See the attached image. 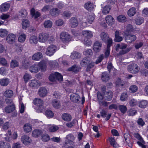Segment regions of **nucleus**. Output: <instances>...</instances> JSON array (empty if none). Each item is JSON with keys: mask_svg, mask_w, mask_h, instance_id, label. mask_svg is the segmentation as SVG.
Here are the masks:
<instances>
[{"mask_svg": "<svg viewBox=\"0 0 148 148\" xmlns=\"http://www.w3.org/2000/svg\"><path fill=\"white\" fill-rule=\"evenodd\" d=\"M70 26L71 27H75L78 25V21L75 17H72L70 20Z\"/></svg>", "mask_w": 148, "mask_h": 148, "instance_id": "13", "label": "nucleus"}, {"mask_svg": "<svg viewBox=\"0 0 148 148\" xmlns=\"http://www.w3.org/2000/svg\"><path fill=\"white\" fill-rule=\"evenodd\" d=\"M61 40L63 42H67L71 40L70 35L68 33L63 32L60 35Z\"/></svg>", "mask_w": 148, "mask_h": 148, "instance_id": "6", "label": "nucleus"}, {"mask_svg": "<svg viewBox=\"0 0 148 148\" xmlns=\"http://www.w3.org/2000/svg\"><path fill=\"white\" fill-rule=\"evenodd\" d=\"M102 81L105 82H107L109 79V75L107 72L103 73L101 76Z\"/></svg>", "mask_w": 148, "mask_h": 148, "instance_id": "28", "label": "nucleus"}, {"mask_svg": "<svg viewBox=\"0 0 148 148\" xmlns=\"http://www.w3.org/2000/svg\"><path fill=\"white\" fill-rule=\"evenodd\" d=\"M95 18V14L93 13H90L88 17V22L90 23H91L94 21Z\"/></svg>", "mask_w": 148, "mask_h": 148, "instance_id": "48", "label": "nucleus"}, {"mask_svg": "<svg viewBox=\"0 0 148 148\" xmlns=\"http://www.w3.org/2000/svg\"><path fill=\"white\" fill-rule=\"evenodd\" d=\"M1 85L2 86H6L9 83V79L5 78L1 79L0 81Z\"/></svg>", "mask_w": 148, "mask_h": 148, "instance_id": "41", "label": "nucleus"}, {"mask_svg": "<svg viewBox=\"0 0 148 148\" xmlns=\"http://www.w3.org/2000/svg\"><path fill=\"white\" fill-rule=\"evenodd\" d=\"M133 31V27L132 25L128 24L127 26L126 30L124 32L125 34H129L130 32Z\"/></svg>", "mask_w": 148, "mask_h": 148, "instance_id": "54", "label": "nucleus"}, {"mask_svg": "<svg viewBox=\"0 0 148 148\" xmlns=\"http://www.w3.org/2000/svg\"><path fill=\"white\" fill-rule=\"evenodd\" d=\"M90 62V59L87 57H85L80 62L81 65L82 66H85L89 64Z\"/></svg>", "mask_w": 148, "mask_h": 148, "instance_id": "24", "label": "nucleus"}, {"mask_svg": "<svg viewBox=\"0 0 148 148\" xmlns=\"http://www.w3.org/2000/svg\"><path fill=\"white\" fill-rule=\"evenodd\" d=\"M19 66V63L16 60H11L10 66L12 68H14Z\"/></svg>", "mask_w": 148, "mask_h": 148, "instance_id": "43", "label": "nucleus"}, {"mask_svg": "<svg viewBox=\"0 0 148 148\" xmlns=\"http://www.w3.org/2000/svg\"><path fill=\"white\" fill-rule=\"evenodd\" d=\"M49 37V35L46 33H42L39 34L38 40L39 42H45L47 41Z\"/></svg>", "mask_w": 148, "mask_h": 148, "instance_id": "8", "label": "nucleus"}, {"mask_svg": "<svg viewBox=\"0 0 148 148\" xmlns=\"http://www.w3.org/2000/svg\"><path fill=\"white\" fill-rule=\"evenodd\" d=\"M52 104L53 106L56 109L60 108L61 107V105L60 102L56 100H52Z\"/></svg>", "mask_w": 148, "mask_h": 148, "instance_id": "33", "label": "nucleus"}, {"mask_svg": "<svg viewBox=\"0 0 148 148\" xmlns=\"http://www.w3.org/2000/svg\"><path fill=\"white\" fill-rule=\"evenodd\" d=\"M49 79L51 82L55 81L57 80L61 82L63 80V76L60 73L56 72L50 75L49 76Z\"/></svg>", "mask_w": 148, "mask_h": 148, "instance_id": "2", "label": "nucleus"}, {"mask_svg": "<svg viewBox=\"0 0 148 148\" xmlns=\"http://www.w3.org/2000/svg\"><path fill=\"white\" fill-rule=\"evenodd\" d=\"M8 33V32L6 29H0V36L1 37H4L6 36Z\"/></svg>", "mask_w": 148, "mask_h": 148, "instance_id": "51", "label": "nucleus"}, {"mask_svg": "<svg viewBox=\"0 0 148 148\" xmlns=\"http://www.w3.org/2000/svg\"><path fill=\"white\" fill-rule=\"evenodd\" d=\"M38 84V82L36 80L34 79L31 81L29 85L30 86L33 87H36Z\"/></svg>", "mask_w": 148, "mask_h": 148, "instance_id": "59", "label": "nucleus"}, {"mask_svg": "<svg viewBox=\"0 0 148 148\" xmlns=\"http://www.w3.org/2000/svg\"><path fill=\"white\" fill-rule=\"evenodd\" d=\"M15 109L14 105H11L8 106L5 108V112L8 113H10L14 110Z\"/></svg>", "mask_w": 148, "mask_h": 148, "instance_id": "38", "label": "nucleus"}, {"mask_svg": "<svg viewBox=\"0 0 148 148\" xmlns=\"http://www.w3.org/2000/svg\"><path fill=\"white\" fill-rule=\"evenodd\" d=\"M111 9V7L109 5H106L103 9L102 13L105 14H108Z\"/></svg>", "mask_w": 148, "mask_h": 148, "instance_id": "47", "label": "nucleus"}, {"mask_svg": "<svg viewBox=\"0 0 148 148\" xmlns=\"http://www.w3.org/2000/svg\"><path fill=\"white\" fill-rule=\"evenodd\" d=\"M32 77L31 75L27 73H26L23 76L24 80L25 83L27 82Z\"/></svg>", "mask_w": 148, "mask_h": 148, "instance_id": "58", "label": "nucleus"}, {"mask_svg": "<svg viewBox=\"0 0 148 148\" xmlns=\"http://www.w3.org/2000/svg\"><path fill=\"white\" fill-rule=\"evenodd\" d=\"M29 40L30 43L31 44H36L38 41V38L36 36H32L30 37Z\"/></svg>", "mask_w": 148, "mask_h": 148, "instance_id": "30", "label": "nucleus"}, {"mask_svg": "<svg viewBox=\"0 0 148 148\" xmlns=\"http://www.w3.org/2000/svg\"><path fill=\"white\" fill-rule=\"evenodd\" d=\"M109 140L111 146L115 148H116L117 147V144L114 138H109Z\"/></svg>", "mask_w": 148, "mask_h": 148, "instance_id": "46", "label": "nucleus"}, {"mask_svg": "<svg viewBox=\"0 0 148 148\" xmlns=\"http://www.w3.org/2000/svg\"><path fill=\"white\" fill-rule=\"evenodd\" d=\"M15 36L13 34H9L6 38V40L10 43H13L15 40Z\"/></svg>", "mask_w": 148, "mask_h": 148, "instance_id": "23", "label": "nucleus"}, {"mask_svg": "<svg viewBox=\"0 0 148 148\" xmlns=\"http://www.w3.org/2000/svg\"><path fill=\"white\" fill-rule=\"evenodd\" d=\"M112 92L111 91H109L106 92L105 97V100L108 101H110L112 97Z\"/></svg>", "mask_w": 148, "mask_h": 148, "instance_id": "40", "label": "nucleus"}, {"mask_svg": "<svg viewBox=\"0 0 148 148\" xmlns=\"http://www.w3.org/2000/svg\"><path fill=\"white\" fill-rule=\"evenodd\" d=\"M79 95L75 93H73L70 96L71 100L75 103H79L80 101H79Z\"/></svg>", "mask_w": 148, "mask_h": 148, "instance_id": "17", "label": "nucleus"}, {"mask_svg": "<svg viewBox=\"0 0 148 148\" xmlns=\"http://www.w3.org/2000/svg\"><path fill=\"white\" fill-rule=\"evenodd\" d=\"M119 108L121 112L123 113H125L127 110L126 106L123 105L119 106Z\"/></svg>", "mask_w": 148, "mask_h": 148, "instance_id": "62", "label": "nucleus"}, {"mask_svg": "<svg viewBox=\"0 0 148 148\" xmlns=\"http://www.w3.org/2000/svg\"><path fill=\"white\" fill-rule=\"evenodd\" d=\"M22 28L24 29H26L29 26L30 23L29 21L27 19H24L22 23Z\"/></svg>", "mask_w": 148, "mask_h": 148, "instance_id": "36", "label": "nucleus"}, {"mask_svg": "<svg viewBox=\"0 0 148 148\" xmlns=\"http://www.w3.org/2000/svg\"><path fill=\"white\" fill-rule=\"evenodd\" d=\"M29 70L32 73H35L38 72L39 69L37 64H34L30 67Z\"/></svg>", "mask_w": 148, "mask_h": 148, "instance_id": "26", "label": "nucleus"}, {"mask_svg": "<svg viewBox=\"0 0 148 148\" xmlns=\"http://www.w3.org/2000/svg\"><path fill=\"white\" fill-rule=\"evenodd\" d=\"M26 38V35L24 34H22L18 38V41L21 42H24Z\"/></svg>", "mask_w": 148, "mask_h": 148, "instance_id": "55", "label": "nucleus"}, {"mask_svg": "<svg viewBox=\"0 0 148 148\" xmlns=\"http://www.w3.org/2000/svg\"><path fill=\"white\" fill-rule=\"evenodd\" d=\"M45 115L48 118H51L53 116L54 114L51 110H48L46 111Z\"/></svg>", "mask_w": 148, "mask_h": 148, "instance_id": "52", "label": "nucleus"}, {"mask_svg": "<svg viewBox=\"0 0 148 148\" xmlns=\"http://www.w3.org/2000/svg\"><path fill=\"white\" fill-rule=\"evenodd\" d=\"M47 62L44 60H42L38 63L37 65L38 66L39 70L41 69L42 71H45L47 68Z\"/></svg>", "mask_w": 148, "mask_h": 148, "instance_id": "12", "label": "nucleus"}, {"mask_svg": "<svg viewBox=\"0 0 148 148\" xmlns=\"http://www.w3.org/2000/svg\"><path fill=\"white\" fill-rule=\"evenodd\" d=\"M84 54L86 56H91L93 55L92 50L91 49L85 50L84 52Z\"/></svg>", "mask_w": 148, "mask_h": 148, "instance_id": "57", "label": "nucleus"}, {"mask_svg": "<svg viewBox=\"0 0 148 148\" xmlns=\"http://www.w3.org/2000/svg\"><path fill=\"white\" fill-rule=\"evenodd\" d=\"M136 12V8L134 7H132L128 10L127 14L129 16H134Z\"/></svg>", "mask_w": 148, "mask_h": 148, "instance_id": "35", "label": "nucleus"}, {"mask_svg": "<svg viewBox=\"0 0 148 148\" xmlns=\"http://www.w3.org/2000/svg\"><path fill=\"white\" fill-rule=\"evenodd\" d=\"M84 7L87 10L91 11L94 8V5L90 1H88L85 3Z\"/></svg>", "mask_w": 148, "mask_h": 148, "instance_id": "25", "label": "nucleus"}, {"mask_svg": "<svg viewBox=\"0 0 148 148\" xmlns=\"http://www.w3.org/2000/svg\"><path fill=\"white\" fill-rule=\"evenodd\" d=\"M57 50V47L55 45H52L49 46L47 49L46 53L49 56H52Z\"/></svg>", "mask_w": 148, "mask_h": 148, "instance_id": "5", "label": "nucleus"}, {"mask_svg": "<svg viewBox=\"0 0 148 148\" xmlns=\"http://www.w3.org/2000/svg\"><path fill=\"white\" fill-rule=\"evenodd\" d=\"M27 14V10L24 9H22L19 12L18 15L22 17H25Z\"/></svg>", "mask_w": 148, "mask_h": 148, "instance_id": "45", "label": "nucleus"}, {"mask_svg": "<svg viewBox=\"0 0 148 148\" xmlns=\"http://www.w3.org/2000/svg\"><path fill=\"white\" fill-rule=\"evenodd\" d=\"M0 148H11V145L8 143L1 142L0 143Z\"/></svg>", "mask_w": 148, "mask_h": 148, "instance_id": "44", "label": "nucleus"}, {"mask_svg": "<svg viewBox=\"0 0 148 148\" xmlns=\"http://www.w3.org/2000/svg\"><path fill=\"white\" fill-rule=\"evenodd\" d=\"M95 65V63L94 62H90L88 64L86 68V70L87 72H88L90 71L91 69Z\"/></svg>", "mask_w": 148, "mask_h": 148, "instance_id": "63", "label": "nucleus"}, {"mask_svg": "<svg viewBox=\"0 0 148 148\" xmlns=\"http://www.w3.org/2000/svg\"><path fill=\"white\" fill-rule=\"evenodd\" d=\"M82 56L81 54L77 51H73L71 53L70 56L71 58L73 60L79 59Z\"/></svg>", "mask_w": 148, "mask_h": 148, "instance_id": "11", "label": "nucleus"}, {"mask_svg": "<svg viewBox=\"0 0 148 148\" xmlns=\"http://www.w3.org/2000/svg\"><path fill=\"white\" fill-rule=\"evenodd\" d=\"M79 68L76 65H73L68 69L69 71H72L75 73H77L79 71Z\"/></svg>", "mask_w": 148, "mask_h": 148, "instance_id": "39", "label": "nucleus"}, {"mask_svg": "<svg viewBox=\"0 0 148 148\" xmlns=\"http://www.w3.org/2000/svg\"><path fill=\"white\" fill-rule=\"evenodd\" d=\"M135 21L136 24L137 25H139L143 23L144 19L142 17H138L136 19Z\"/></svg>", "mask_w": 148, "mask_h": 148, "instance_id": "60", "label": "nucleus"}, {"mask_svg": "<svg viewBox=\"0 0 148 148\" xmlns=\"http://www.w3.org/2000/svg\"><path fill=\"white\" fill-rule=\"evenodd\" d=\"M38 93L40 97H44L46 95L47 90L45 88L41 87L38 90Z\"/></svg>", "mask_w": 148, "mask_h": 148, "instance_id": "18", "label": "nucleus"}, {"mask_svg": "<svg viewBox=\"0 0 148 148\" xmlns=\"http://www.w3.org/2000/svg\"><path fill=\"white\" fill-rule=\"evenodd\" d=\"M117 19L119 22H124L126 21V18L124 15H121L117 17Z\"/></svg>", "mask_w": 148, "mask_h": 148, "instance_id": "53", "label": "nucleus"}, {"mask_svg": "<svg viewBox=\"0 0 148 148\" xmlns=\"http://www.w3.org/2000/svg\"><path fill=\"white\" fill-rule=\"evenodd\" d=\"M102 47L101 43L99 41H96L94 44L93 49L94 51L96 53L99 52Z\"/></svg>", "mask_w": 148, "mask_h": 148, "instance_id": "7", "label": "nucleus"}, {"mask_svg": "<svg viewBox=\"0 0 148 148\" xmlns=\"http://www.w3.org/2000/svg\"><path fill=\"white\" fill-rule=\"evenodd\" d=\"M138 106L141 108H145L147 105V102L145 100L141 101L138 103Z\"/></svg>", "mask_w": 148, "mask_h": 148, "instance_id": "50", "label": "nucleus"}, {"mask_svg": "<svg viewBox=\"0 0 148 148\" xmlns=\"http://www.w3.org/2000/svg\"><path fill=\"white\" fill-rule=\"evenodd\" d=\"M43 57L42 54L40 52H38L32 56V59L34 60H39Z\"/></svg>", "mask_w": 148, "mask_h": 148, "instance_id": "21", "label": "nucleus"}, {"mask_svg": "<svg viewBox=\"0 0 148 148\" xmlns=\"http://www.w3.org/2000/svg\"><path fill=\"white\" fill-rule=\"evenodd\" d=\"M10 7L9 3H5L1 4L0 7V11L5 12L7 11Z\"/></svg>", "mask_w": 148, "mask_h": 148, "instance_id": "14", "label": "nucleus"}, {"mask_svg": "<svg viewBox=\"0 0 148 148\" xmlns=\"http://www.w3.org/2000/svg\"><path fill=\"white\" fill-rule=\"evenodd\" d=\"M127 45L125 43H120L117 44L116 47V50L117 51H119L120 49L122 50L120 51L118 55H122L129 52L131 50L130 48H127Z\"/></svg>", "mask_w": 148, "mask_h": 148, "instance_id": "1", "label": "nucleus"}, {"mask_svg": "<svg viewBox=\"0 0 148 148\" xmlns=\"http://www.w3.org/2000/svg\"><path fill=\"white\" fill-rule=\"evenodd\" d=\"M43 103V100L40 99L36 98L33 101L34 104L38 106H42Z\"/></svg>", "mask_w": 148, "mask_h": 148, "instance_id": "29", "label": "nucleus"}, {"mask_svg": "<svg viewBox=\"0 0 148 148\" xmlns=\"http://www.w3.org/2000/svg\"><path fill=\"white\" fill-rule=\"evenodd\" d=\"M52 25V23L50 20H48L46 21L44 23V25L45 27L46 28H49L51 27Z\"/></svg>", "mask_w": 148, "mask_h": 148, "instance_id": "49", "label": "nucleus"}, {"mask_svg": "<svg viewBox=\"0 0 148 148\" xmlns=\"http://www.w3.org/2000/svg\"><path fill=\"white\" fill-rule=\"evenodd\" d=\"M32 126L29 123H26L23 126L24 131L26 133H28L30 132L32 130Z\"/></svg>", "mask_w": 148, "mask_h": 148, "instance_id": "31", "label": "nucleus"}, {"mask_svg": "<svg viewBox=\"0 0 148 148\" xmlns=\"http://www.w3.org/2000/svg\"><path fill=\"white\" fill-rule=\"evenodd\" d=\"M82 34L84 37L87 38H90L93 36L92 32L89 30H84L82 32Z\"/></svg>", "mask_w": 148, "mask_h": 148, "instance_id": "19", "label": "nucleus"}, {"mask_svg": "<svg viewBox=\"0 0 148 148\" xmlns=\"http://www.w3.org/2000/svg\"><path fill=\"white\" fill-rule=\"evenodd\" d=\"M129 89L131 92L133 93L137 91L138 88L137 86L135 85H132L130 86Z\"/></svg>", "mask_w": 148, "mask_h": 148, "instance_id": "56", "label": "nucleus"}, {"mask_svg": "<svg viewBox=\"0 0 148 148\" xmlns=\"http://www.w3.org/2000/svg\"><path fill=\"white\" fill-rule=\"evenodd\" d=\"M30 61L28 59L23 60L22 62V67L25 69H27L29 66Z\"/></svg>", "mask_w": 148, "mask_h": 148, "instance_id": "20", "label": "nucleus"}, {"mask_svg": "<svg viewBox=\"0 0 148 148\" xmlns=\"http://www.w3.org/2000/svg\"><path fill=\"white\" fill-rule=\"evenodd\" d=\"M106 23L109 25H111L114 21V19L112 16L110 15H108L106 18Z\"/></svg>", "mask_w": 148, "mask_h": 148, "instance_id": "42", "label": "nucleus"}, {"mask_svg": "<svg viewBox=\"0 0 148 148\" xmlns=\"http://www.w3.org/2000/svg\"><path fill=\"white\" fill-rule=\"evenodd\" d=\"M43 133V132L41 130L36 129L32 131V135L34 137L37 138Z\"/></svg>", "mask_w": 148, "mask_h": 148, "instance_id": "16", "label": "nucleus"}, {"mask_svg": "<svg viewBox=\"0 0 148 148\" xmlns=\"http://www.w3.org/2000/svg\"><path fill=\"white\" fill-rule=\"evenodd\" d=\"M21 140L23 143L25 145H28L32 141V140L29 136L26 135H24L22 136Z\"/></svg>", "mask_w": 148, "mask_h": 148, "instance_id": "9", "label": "nucleus"}, {"mask_svg": "<svg viewBox=\"0 0 148 148\" xmlns=\"http://www.w3.org/2000/svg\"><path fill=\"white\" fill-rule=\"evenodd\" d=\"M128 97L127 92H124L121 94L120 97V100L122 101H126L128 99Z\"/></svg>", "mask_w": 148, "mask_h": 148, "instance_id": "37", "label": "nucleus"}, {"mask_svg": "<svg viewBox=\"0 0 148 148\" xmlns=\"http://www.w3.org/2000/svg\"><path fill=\"white\" fill-rule=\"evenodd\" d=\"M49 13L52 16H56L60 14V10L57 8H53L50 10Z\"/></svg>", "mask_w": 148, "mask_h": 148, "instance_id": "15", "label": "nucleus"}, {"mask_svg": "<svg viewBox=\"0 0 148 148\" xmlns=\"http://www.w3.org/2000/svg\"><path fill=\"white\" fill-rule=\"evenodd\" d=\"M125 41L129 43H131L135 41L136 39V35L129 34H125Z\"/></svg>", "mask_w": 148, "mask_h": 148, "instance_id": "4", "label": "nucleus"}, {"mask_svg": "<svg viewBox=\"0 0 148 148\" xmlns=\"http://www.w3.org/2000/svg\"><path fill=\"white\" fill-rule=\"evenodd\" d=\"M49 65L53 68L57 67L58 65V63L56 61H50L49 62Z\"/></svg>", "mask_w": 148, "mask_h": 148, "instance_id": "64", "label": "nucleus"}, {"mask_svg": "<svg viewBox=\"0 0 148 148\" xmlns=\"http://www.w3.org/2000/svg\"><path fill=\"white\" fill-rule=\"evenodd\" d=\"M61 116L62 119L66 121H70L72 119L71 115L68 113H64L62 114Z\"/></svg>", "mask_w": 148, "mask_h": 148, "instance_id": "22", "label": "nucleus"}, {"mask_svg": "<svg viewBox=\"0 0 148 148\" xmlns=\"http://www.w3.org/2000/svg\"><path fill=\"white\" fill-rule=\"evenodd\" d=\"M101 40L105 42H106L108 39L109 38L108 35L104 32H102L101 34Z\"/></svg>", "mask_w": 148, "mask_h": 148, "instance_id": "34", "label": "nucleus"}, {"mask_svg": "<svg viewBox=\"0 0 148 148\" xmlns=\"http://www.w3.org/2000/svg\"><path fill=\"white\" fill-rule=\"evenodd\" d=\"M120 33L119 31L116 30L115 33V38L114 39L115 41L116 42H120L123 40V38L120 36Z\"/></svg>", "mask_w": 148, "mask_h": 148, "instance_id": "27", "label": "nucleus"}, {"mask_svg": "<svg viewBox=\"0 0 148 148\" xmlns=\"http://www.w3.org/2000/svg\"><path fill=\"white\" fill-rule=\"evenodd\" d=\"M135 134H136L135 135V137L140 141H138L137 142V144L142 148H146L145 145L143 144V143H144L145 141L143 140L142 138L138 133H136Z\"/></svg>", "mask_w": 148, "mask_h": 148, "instance_id": "10", "label": "nucleus"}, {"mask_svg": "<svg viewBox=\"0 0 148 148\" xmlns=\"http://www.w3.org/2000/svg\"><path fill=\"white\" fill-rule=\"evenodd\" d=\"M128 71L133 74H136L138 72L140 68L137 64L132 63L130 64L127 66Z\"/></svg>", "mask_w": 148, "mask_h": 148, "instance_id": "3", "label": "nucleus"}, {"mask_svg": "<svg viewBox=\"0 0 148 148\" xmlns=\"http://www.w3.org/2000/svg\"><path fill=\"white\" fill-rule=\"evenodd\" d=\"M3 95L6 97L11 98L13 95V91L10 90H7L4 92Z\"/></svg>", "mask_w": 148, "mask_h": 148, "instance_id": "32", "label": "nucleus"}, {"mask_svg": "<svg viewBox=\"0 0 148 148\" xmlns=\"http://www.w3.org/2000/svg\"><path fill=\"white\" fill-rule=\"evenodd\" d=\"M41 139L43 141L46 142L49 139V136L47 134H44L42 135L41 137Z\"/></svg>", "mask_w": 148, "mask_h": 148, "instance_id": "61", "label": "nucleus"}]
</instances>
